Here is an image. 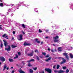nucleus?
<instances>
[{"mask_svg": "<svg viewBox=\"0 0 73 73\" xmlns=\"http://www.w3.org/2000/svg\"><path fill=\"white\" fill-rule=\"evenodd\" d=\"M0 60L2 61H5V59L3 57H0Z\"/></svg>", "mask_w": 73, "mask_h": 73, "instance_id": "7", "label": "nucleus"}, {"mask_svg": "<svg viewBox=\"0 0 73 73\" xmlns=\"http://www.w3.org/2000/svg\"><path fill=\"white\" fill-rule=\"evenodd\" d=\"M37 67H35L33 68V69L35 71H36L37 70Z\"/></svg>", "mask_w": 73, "mask_h": 73, "instance_id": "29", "label": "nucleus"}, {"mask_svg": "<svg viewBox=\"0 0 73 73\" xmlns=\"http://www.w3.org/2000/svg\"><path fill=\"white\" fill-rule=\"evenodd\" d=\"M6 69H7V70H8L9 69V67H7V68Z\"/></svg>", "mask_w": 73, "mask_h": 73, "instance_id": "49", "label": "nucleus"}, {"mask_svg": "<svg viewBox=\"0 0 73 73\" xmlns=\"http://www.w3.org/2000/svg\"><path fill=\"white\" fill-rule=\"evenodd\" d=\"M43 44V42H41V44Z\"/></svg>", "mask_w": 73, "mask_h": 73, "instance_id": "53", "label": "nucleus"}, {"mask_svg": "<svg viewBox=\"0 0 73 73\" xmlns=\"http://www.w3.org/2000/svg\"><path fill=\"white\" fill-rule=\"evenodd\" d=\"M23 34H25V33H24V32H23Z\"/></svg>", "mask_w": 73, "mask_h": 73, "instance_id": "61", "label": "nucleus"}, {"mask_svg": "<svg viewBox=\"0 0 73 73\" xmlns=\"http://www.w3.org/2000/svg\"><path fill=\"white\" fill-rule=\"evenodd\" d=\"M29 72H30V73H32L33 72V70L31 69H30L29 70Z\"/></svg>", "mask_w": 73, "mask_h": 73, "instance_id": "17", "label": "nucleus"}, {"mask_svg": "<svg viewBox=\"0 0 73 73\" xmlns=\"http://www.w3.org/2000/svg\"><path fill=\"white\" fill-rule=\"evenodd\" d=\"M24 45L25 46L26 45H31V44H30L29 43H26V42H25L24 44Z\"/></svg>", "mask_w": 73, "mask_h": 73, "instance_id": "11", "label": "nucleus"}, {"mask_svg": "<svg viewBox=\"0 0 73 73\" xmlns=\"http://www.w3.org/2000/svg\"><path fill=\"white\" fill-rule=\"evenodd\" d=\"M35 52H37V53H38V50H37V49L35 50Z\"/></svg>", "mask_w": 73, "mask_h": 73, "instance_id": "35", "label": "nucleus"}, {"mask_svg": "<svg viewBox=\"0 0 73 73\" xmlns=\"http://www.w3.org/2000/svg\"><path fill=\"white\" fill-rule=\"evenodd\" d=\"M65 57H66V58H67L68 60H69V56H68V55H66V56Z\"/></svg>", "mask_w": 73, "mask_h": 73, "instance_id": "27", "label": "nucleus"}, {"mask_svg": "<svg viewBox=\"0 0 73 73\" xmlns=\"http://www.w3.org/2000/svg\"><path fill=\"white\" fill-rule=\"evenodd\" d=\"M33 53L32 52L31 53H30V54H28V56H33Z\"/></svg>", "mask_w": 73, "mask_h": 73, "instance_id": "13", "label": "nucleus"}, {"mask_svg": "<svg viewBox=\"0 0 73 73\" xmlns=\"http://www.w3.org/2000/svg\"><path fill=\"white\" fill-rule=\"evenodd\" d=\"M15 57H14V58H18V57L19 56L17 55V54L15 55Z\"/></svg>", "mask_w": 73, "mask_h": 73, "instance_id": "25", "label": "nucleus"}, {"mask_svg": "<svg viewBox=\"0 0 73 73\" xmlns=\"http://www.w3.org/2000/svg\"><path fill=\"white\" fill-rule=\"evenodd\" d=\"M6 5L7 6H11V5H12V6H13V5H14L12 4H9L8 5Z\"/></svg>", "mask_w": 73, "mask_h": 73, "instance_id": "23", "label": "nucleus"}, {"mask_svg": "<svg viewBox=\"0 0 73 73\" xmlns=\"http://www.w3.org/2000/svg\"><path fill=\"white\" fill-rule=\"evenodd\" d=\"M62 68L64 70L66 69V66H64Z\"/></svg>", "mask_w": 73, "mask_h": 73, "instance_id": "30", "label": "nucleus"}, {"mask_svg": "<svg viewBox=\"0 0 73 73\" xmlns=\"http://www.w3.org/2000/svg\"><path fill=\"white\" fill-rule=\"evenodd\" d=\"M40 73H44V71H42Z\"/></svg>", "mask_w": 73, "mask_h": 73, "instance_id": "45", "label": "nucleus"}, {"mask_svg": "<svg viewBox=\"0 0 73 73\" xmlns=\"http://www.w3.org/2000/svg\"><path fill=\"white\" fill-rule=\"evenodd\" d=\"M13 67H11V69H13Z\"/></svg>", "mask_w": 73, "mask_h": 73, "instance_id": "59", "label": "nucleus"}, {"mask_svg": "<svg viewBox=\"0 0 73 73\" xmlns=\"http://www.w3.org/2000/svg\"><path fill=\"white\" fill-rule=\"evenodd\" d=\"M9 61L10 62H13V60L12 59L9 58Z\"/></svg>", "mask_w": 73, "mask_h": 73, "instance_id": "22", "label": "nucleus"}, {"mask_svg": "<svg viewBox=\"0 0 73 73\" xmlns=\"http://www.w3.org/2000/svg\"><path fill=\"white\" fill-rule=\"evenodd\" d=\"M42 54L44 55V56H45V55H46V53L45 52H42Z\"/></svg>", "mask_w": 73, "mask_h": 73, "instance_id": "33", "label": "nucleus"}, {"mask_svg": "<svg viewBox=\"0 0 73 73\" xmlns=\"http://www.w3.org/2000/svg\"><path fill=\"white\" fill-rule=\"evenodd\" d=\"M7 66H6V64H5L3 66V71L7 69Z\"/></svg>", "mask_w": 73, "mask_h": 73, "instance_id": "10", "label": "nucleus"}, {"mask_svg": "<svg viewBox=\"0 0 73 73\" xmlns=\"http://www.w3.org/2000/svg\"><path fill=\"white\" fill-rule=\"evenodd\" d=\"M31 61H35V60L34 59H31L30 60L27 61L28 62H30Z\"/></svg>", "mask_w": 73, "mask_h": 73, "instance_id": "16", "label": "nucleus"}, {"mask_svg": "<svg viewBox=\"0 0 73 73\" xmlns=\"http://www.w3.org/2000/svg\"><path fill=\"white\" fill-rule=\"evenodd\" d=\"M61 47H59L58 48V50L59 52H61Z\"/></svg>", "mask_w": 73, "mask_h": 73, "instance_id": "20", "label": "nucleus"}, {"mask_svg": "<svg viewBox=\"0 0 73 73\" xmlns=\"http://www.w3.org/2000/svg\"><path fill=\"white\" fill-rule=\"evenodd\" d=\"M13 34H15V31H13Z\"/></svg>", "mask_w": 73, "mask_h": 73, "instance_id": "48", "label": "nucleus"}, {"mask_svg": "<svg viewBox=\"0 0 73 73\" xmlns=\"http://www.w3.org/2000/svg\"><path fill=\"white\" fill-rule=\"evenodd\" d=\"M13 39H14V37H12V40H13Z\"/></svg>", "mask_w": 73, "mask_h": 73, "instance_id": "56", "label": "nucleus"}, {"mask_svg": "<svg viewBox=\"0 0 73 73\" xmlns=\"http://www.w3.org/2000/svg\"><path fill=\"white\" fill-rule=\"evenodd\" d=\"M3 41L4 42V44L5 46H7V45H8V43L7 42V41L4 40H3Z\"/></svg>", "mask_w": 73, "mask_h": 73, "instance_id": "5", "label": "nucleus"}, {"mask_svg": "<svg viewBox=\"0 0 73 73\" xmlns=\"http://www.w3.org/2000/svg\"><path fill=\"white\" fill-rule=\"evenodd\" d=\"M25 5V6H26V7H27V6H26L27 5Z\"/></svg>", "mask_w": 73, "mask_h": 73, "instance_id": "62", "label": "nucleus"}, {"mask_svg": "<svg viewBox=\"0 0 73 73\" xmlns=\"http://www.w3.org/2000/svg\"><path fill=\"white\" fill-rule=\"evenodd\" d=\"M71 48L72 49V47H71Z\"/></svg>", "mask_w": 73, "mask_h": 73, "instance_id": "64", "label": "nucleus"}, {"mask_svg": "<svg viewBox=\"0 0 73 73\" xmlns=\"http://www.w3.org/2000/svg\"><path fill=\"white\" fill-rule=\"evenodd\" d=\"M51 58H51V57H50L48 58V59L46 60V61L48 62V61H49V60H50Z\"/></svg>", "mask_w": 73, "mask_h": 73, "instance_id": "14", "label": "nucleus"}, {"mask_svg": "<svg viewBox=\"0 0 73 73\" xmlns=\"http://www.w3.org/2000/svg\"><path fill=\"white\" fill-rule=\"evenodd\" d=\"M28 66H32V65H31V64L30 63L29 64V65H28Z\"/></svg>", "mask_w": 73, "mask_h": 73, "instance_id": "34", "label": "nucleus"}, {"mask_svg": "<svg viewBox=\"0 0 73 73\" xmlns=\"http://www.w3.org/2000/svg\"><path fill=\"white\" fill-rule=\"evenodd\" d=\"M24 3V2H23L22 3H21H21Z\"/></svg>", "mask_w": 73, "mask_h": 73, "instance_id": "60", "label": "nucleus"}, {"mask_svg": "<svg viewBox=\"0 0 73 73\" xmlns=\"http://www.w3.org/2000/svg\"><path fill=\"white\" fill-rule=\"evenodd\" d=\"M19 72L20 73H25V72L23 71L22 70H21V69L20 68L19 70Z\"/></svg>", "mask_w": 73, "mask_h": 73, "instance_id": "8", "label": "nucleus"}, {"mask_svg": "<svg viewBox=\"0 0 73 73\" xmlns=\"http://www.w3.org/2000/svg\"><path fill=\"white\" fill-rule=\"evenodd\" d=\"M18 54L20 56V54H21V53L20 52H18Z\"/></svg>", "mask_w": 73, "mask_h": 73, "instance_id": "41", "label": "nucleus"}, {"mask_svg": "<svg viewBox=\"0 0 73 73\" xmlns=\"http://www.w3.org/2000/svg\"><path fill=\"white\" fill-rule=\"evenodd\" d=\"M17 38L18 40L19 41H21L22 39H23V35H18L17 37Z\"/></svg>", "mask_w": 73, "mask_h": 73, "instance_id": "2", "label": "nucleus"}, {"mask_svg": "<svg viewBox=\"0 0 73 73\" xmlns=\"http://www.w3.org/2000/svg\"><path fill=\"white\" fill-rule=\"evenodd\" d=\"M5 5H6V4H5Z\"/></svg>", "mask_w": 73, "mask_h": 73, "instance_id": "63", "label": "nucleus"}, {"mask_svg": "<svg viewBox=\"0 0 73 73\" xmlns=\"http://www.w3.org/2000/svg\"><path fill=\"white\" fill-rule=\"evenodd\" d=\"M36 41H37L38 40V39L36 38L35 39Z\"/></svg>", "mask_w": 73, "mask_h": 73, "instance_id": "51", "label": "nucleus"}, {"mask_svg": "<svg viewBox=\"0 0 73 73\" xmlns=\"http://www.w3.org/2000/svg\"><path fill=\"white\" fill-rule=\"evenodd\" d=\"M37 43H40V41H38L37 42Z\"/></svg>", "mask_w": 73, "mask_h": 73, "instance_id": "46", "label": "nucleus"}, {"mask_svg": "<svg viewBox=\"0 0 73 73\" xmlns=\"http://www.w3.org/2000/svg\"><path fill=\"white\" fill-rule=\"evenodd\" d=\"M49 56H49V55H47L45 57L47 58V57H49Z\"/></svg>", "mask_w": 73, "mask_h": 73, "instance_id": "36", "label": "nucleus"}, {"mask_svg": "<svg viewBox=\"0 0 73 73\" xmlns=\"http://www.w3.org/2000/svg\"><path fill=\"white\" fill-rule=\"evenodd\" d=\"M63 61L60 64H64L66 62V60L65 59L63 58L62 59Z\"/></svg>", "mask_w": 73, "mask_h": 73, "instance_id": "9", "label": "nucleus"}, {"mask_svg": "<svg viewBox=\"0 0 73 73\" xmlns=\"http://www.w3.org/2000/svg\"><path fill=\"white\" fill-rule=\"evenodd\" d=\"M39 33H41V32H42V31H41V30H40V29H39Z\"/></svg>", "mask_w": 73, "mask_h": 73, "instance_id": "39", "label": "nucleus"}, {"mask_svg": "<svg viewBox=\"0 0 73 73\" xmlns=\"http://www.w3.org/2000/svg\"><path fill=\"white\" fill-rule=\"evenodd\" d=\"M56 65H54V66H53V69H55L56 68Z\"/></svg>", "mask_w": 73, "mask_h": 73, "instance_id": "37", "label": "nucleus"}, {"mask_svg": "<svg viewBox=\"0 0 73 73\" xmlns=\"http://www.w3.org/2000/svg\"><path fill=\"white\" fill-rule=\"evenodd\" d=\"M17 46V45H12L11 46V47L13 48H16Z\"/></svg>", "mask_w": 73, "mask_h": 73, "instance_id": "15", "label": "nucleus"}, {"mask_svg": "<svg viewBox=\"0 0 73 73\" xmlns=\"http://www.w3.org/2000/svg\"><path fill=\"white\" fill-rule=\"evenodd\" d=\"M69 70L68 69L66 70V73H69Z\"/></svg>", "mask_w": 73, "mask_h": 73, "instance_id": "26", "label": "nucleus"}, {"mask_svg": "<svg viewBox=\"0 0 73 73\" xmlns=\"http://www.w3.org/2000/svg\"><path fill=\"white\" fill-rule=\"evenodd\" d=\"M60 67V65H57L56 66L57 69H58Z\"/></svg>", "mask_w": 73, "mask_h": 73, "instance_id": "18", "label": "nucleus"}, {"mask_svg": "<svg viewBox=\"0 0 73 73\" xmlns=\"http://www.w3.org/2000/svg\"><path fill=\"white\" fill-rule=\"evenodd\" d=\"M58 71H57L56 70H54V72L55 73H57V72Z\"/></svg>", "mask_w": 73, "mask_h": 73, "instance_id": "42", "label": "nucleus"}, {"mask_svg": "<svg viewBox=\"0 0 73 73\" xmlns=\"http://www.w3.org/2000/svg\"><path fill=\"white\" fill-rule=\"evenodd\" d=\"M3 46V44L2 43H1V48H2Z\"/></svg>", "mask_w": 73, "mask_h": 73, "instance_id": "40", "label": "nucleus"}, {"mask_svg": "<svg viewBox=\"0 0 73 73\" xmlns=\"http://www.w3.org/2000/svg\"><path fill=\"white\" fill-rule=\"evenodd\" d=\"M53 46H56V45H55V44H53Z\"/></svg>", "mask_w": 73, "mask_h": 73, "instance_id": "54", "label": "nucleus"}, {"mask_svg": "<svg viewBox=\"0 0 73 73\" xmlns=\"http://www.w3.org/2000/svg\"><path fill=\"white\" fill-rule=\"evenodd\" d=\"M37 9L36 8H35V12H38V11L37 10Z\"/></svg>", "mask_w": 73, "mask_h": 73, "instance_id": "31", "label": "nucleus"}, {"mask_svg": "<svg viewBox=\"0 0 73 73\" xmlns=\"http://www.w3.org/2000/svg\"><path fill=\"white\" fill-rule=\"evenodd\" d=\"M45 70L49 73H51L52 72V70L49 68H46Z\"/></svg>", "mask_w": 73, "mask_h": 73, "instance_id": "3", "label": "nucleus"}, {"mask_svg": "<svg viewBox=\"0 0 73 73\" xmlns=\"http://www.w3.org/2000/svg\"><path fill=\"white\" fill-rule=\"evenodd\" d=\"M63 56H66L67 55H68V54L66 52H65L63 53Z\"/></svg>", "mask_w": 73, "mask_h": 73, "instance_id": "19", "label": "nucleus"}, {"mask_svg": "<svg viewBox=\"0 0 73 73\" xmlns=\"http://www.w3.org/2000/svg\"><path fill=\"white\" fill-rule=\"evenodd\" d=\"M65 71L60 70L58 71L57 72L58 73H63L65 72Z\"/></svg>", "mask_w": 73, "mask_h": 73, "instance_id": "6", "label": "nucleus"}, {"mask_svg": "<svg viewBox=\"0 0 73 73\" xmlns=\"http://www.w3.org/2000/svg\"><path fill=\"white\" fill-rule=\"evenodd\" d=\"M12 10L11 9H9L8 11H9V12H10Z\"/></svg>", "mask_w": 73, "mask_h": 73, "instance_id": "47", "label": "nucleus"}, {"mask_svg": "<svg viewBox=\"0 0 73 73\" xmlns=\"http://www.w3.org/2000/svg\"><path fill=\"white\" fill-rule=\"evenodd\" d=\"M48 50H50V48H48Z\"/></svg>", "mask_w": 73, "mask_h": 73, "instance_id": "50", "label": "nucleus"}, {"mask_svg": "<svg viewBox=\"0 0 73 73\" xmlns=\"http://www.w3.org/2000/svg\"><path fill=\"white\" fill-rule=\"evenodd\" d=\"M2 26L1 25H0V29L1 30L3 29V28L2 27H1Z\"/></svg>", "mask_w": 73, "mask_h": 73, "instance_id": "38", "label": "nucleus"}, {"mask_svg": "<svg viewBox=\"0 0 73 73\" xmlns=\"http://www.w3.org/2000/svg\"><path fill=\"white\" fill-rule=\"evenodd\" d=\"M69 55L71 58H73V55L72 54L70 53V54Z\"/></svg>", "mask_w": 73, "mask_h": 73, "instance_id": "12", "label": "nucleus"}, {"mask_svg": "<svg viewBox=\"0 0 73 73\" xmlns=\"http://www.w3.org/2000/svg\"><path fill=\"white\" fill-rule=\"evenodd\" d=\"M5 38L6 39H8V36H5Z\"/></svg>", "mask_w": 73, "mask_h": 73, "instance_id": "44", "label": "nucleus"}, {"mask_svg": "<svg viewBox=\"0 0 73 73\" xmlns=\"http://www.w3.org/2000/svg\"><path fill=\"white\" fill-rule=\"evenodd\" d=\"M22 27L24 28H25V25H24V24H22Z\"/></svg>", "mask_w": 73, "mask_h": 73, "instance_id": "28", "label": "nucleus"}, {"mask_svg": "<svg viewBox=\"0 0 73 73\" xmlns=\"http://www.w3.org/2000/svg\"><path fill=\"white\" fill-rule=\"evenodd\" d=\"M51 51H52V52H54V51L53 50H51Z\"/></svg>", "mask_w": 73, "mask_h": 73, "instance_id": "55", "label": "nucleus"}, {"mask_svg": "<svg viewBox=\"0 0 73 73\" xmlns=\"http://www.w3.org/2000/svg\"><path fill=\"white\" fill-rule=\"evenodd\" d=\"M15 72V71L13 70L11 72V73H14Z\"/></svg>", "mask_w": 73, "mask_h": 73, "instance_id": "43", "label": "nucleus"}, {"mask_svg": "<svg viewBox=\"0 0 73 73\" xmlns=\"http://www.w3.org/2000/svg\"><path fill=\"white\" fill-rule=\"evenodd\" d=\"M48 31H49V30H46V32H48Z\"/></svg>", "mask_w": 73, "mask_h": 73, "instance_id": "52", "label": "nucleus"}, {"mask_svg": "<svg viewBox=\"0 0 73 73\" xmlns=\"http://www.w3.org/2000/svg\"><path fill=\"white\" fill-rule=\"evenodd\" d=\"M3 3H0V6L1 7H3Z\"/></svg>", "mask_w": 73, "mask_h": 73, "instance_id": "21", "label": "nucleus"}, {"mask_svg": "<svg viewBox=\"0 0 73 73\" xmlns=\"http://www.w3.org/2000/svg\"><path fill=\"white\" fill-rule=\"evenodd\" d=\"M57 38H58V36H56L54 38V42H58V43L60 42V40L57 39Z\"/></svg>", "mask_w": 73, "mask_h": 73, "instance_id": "1", "label": "nucleus"}, {"mask_svg": "<svg viewBox=\"0 0 73 73\" xmlns=\"http://www.w3.org/2000/svg\"><path fill=\"white\" fill-rule=\"evenodd\" d=\"M36 57L37 60H40V58L37 56H36Z\"/></svg>", "mask_w": 73, "mask_h": 73, "instance_id": "24", "label": "nucleus"}, {"mask_svg": "<svg viewBox=\"0 0 73 73\" xmlns=\"http://www.w3.org/2000/svg\"><path fill=\"white\" fill-rule=\"evenodd\" d=\"M45 38H48V36H47L46 37H45Z\"/></svg>", "mask_w": 73, "mask_h": 73, "instance_id": "57", "label": "nucleus"}, {"mask_svg": "<svg viewBox=\"0 0 73 73\" xmlns=\"http://www.w3.org/2000/svg\"><path fill=\"white\" fill-rule=\"evenodd\" d=\"M1 62H0V65H1Z\"/></svg>", "mask_w": 73, "mask_h": 73, "instance_id": "58", "label": "nucleus"}, {"mask_svg": "<svg viewBox=\"0 0 73 73\" xmlns=\"http://www.w3.org/2000/svg\"><path fill=\"white\" fill-rule=\"evenodd\" d=\"M8 48H5V49L6 50H7L8 52H9L10 50H11V47H10V46H8Z\"/></svg>", "mask_w": 73, "mask_h": 73, "instance_id": "4", "label": "nucleus"}, {"mask_svg": "<svg viewBox=\"0 0 73 73\" xmlns=\"http://www.w3.org/2000/svg\"><path fill=\"white\" fill-rule=\"evenodd\" d=\"M7 35L6 34H4L2 36L4 38V37H5V36H6Z\"/></svg>", "mask_w": 73, "mask_h": 73, "instance_id": "32", "label": "nucleus"}]
</instances>
